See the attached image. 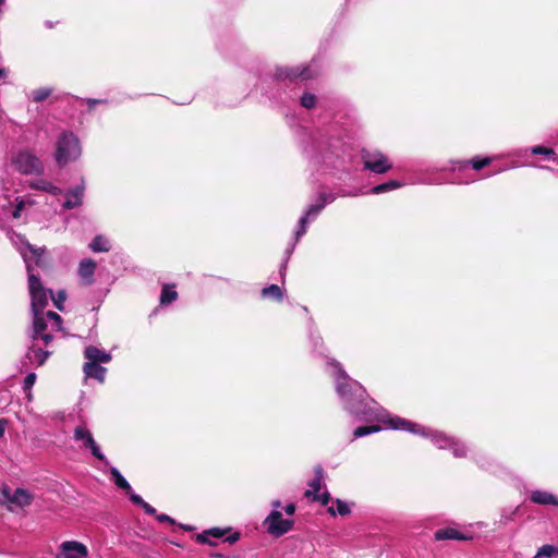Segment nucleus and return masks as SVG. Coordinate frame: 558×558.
Instances as JSON below:
<instances>
[{"mask_svg": "<svg viewBox=\"0 0 558 558\" xmlns=\"http://www.w3.org/2000/svg\"><path fill=\"white\" fill-rule=\"evenodd\" d=\"M13 244L21 253L28 274V290L32 300L33 312V331L31 338L34 340L39 337L48 345L53 340V333L61 329V317L54 312H44L51 296V290L43 287L40 279L34 272V265L37 267H46L45 250L31 245L22 235L12 236Z\"/></svg>", "mask_w": 558, "mask_h": 558, "instance_id": "1", "label": "nucleus"}, {"mask_svg": "<svg viewBox=\"0 0 558 558\" xmlns=\"http://www.w3.org/2000/svg\"><path fill=\"white\" fill-rule=\"evenodd\" d=\"M327 371L332 376L335 389L342 408L356 421L364 422L352 432L351 441L378 433L384 426L381 407L367 395L365 388L351 378L335 360L328 361Z\"/></svg>", "mask_w": 558, "mask_h": 558, "instance_id": "2", "label": "nucleus"}, {"mask_svg": "<svg viewBox=\"0 0 558 558\" xmlns=\"http://www.w3.org/2000/svg\"><path fill=\"white\" fill-rule=\"evenodd\" d=\"M386 429L408 430L413 434H418L430 438L432 442L439 449L452 448L453 456L457 458L466 456V447L459 444L453 438H450L438 430L414 424L390 413H386Z\"/></svg>", "mask_w": 558, "mask_h": 558, "instance_id": "3", "label": "nucleus"}, {"mask_svg": "<svg viewBox=\"0 0 558 558\" xmlns=\"http://www.w3.org/2000/svg\"><path fill=\"white\" fill-rule=\"evenodd\" d=\"M82 155L77 136L72 132H62L56 142L54 160L60 167L76 161Z\"/></svg>", "mask_w": 558, "mask_h": 558, "instance_id": "4", "label": "nucleus"}, {"mask_svg": "<svg viewBox=\"0 0 558 558\" xmlns=\"http://www.w3.org/2000/svg\"><path fill=\"white\" fill-rule=\"evenodd\" d=\"M9 165L14 171L23 175H41L45 171L43 160L29 149L13 151Z\"/></svg>", "mask_w": 558, "mask_h": 558, "instance_id": "5", "label": "nucleus"}, {"mask_svg": "<svg viewBox=\"0 0 558 558\" xmlns=\"http://www.w3.org/2000/svg\"><path fill=\"white\" fill-rule=\"evenodd\" d=\"M333 199L335 196L332 194H319L318 203L311 205L306 213L300 218L299 229L295 231V241H299L300 238L305 234L308 221L315 219L326 204L331 203Z\"/></svg>", "mask_w": 558, "mask_h": 558, "instance_id": "6", "label": "nucleus"}, {"mask_svg": "<svg viewBox=\"0 0 558 558\" xmlns=\"http://www.w3.org/2000/svg\"><path fill=\"white\" fill-rule=\"evenodd\" d=\"M294 521L283 519L279 510H272L264 521L267 532L276 537L281 536L292 530Z\"/></svg>", "mask_w": 558, "mask_h": 558, "instance_id": "7", "label": "nucleus"}, {"mask_svg": "<svg viewBox=\"0 0 558 558\" xmlns=\"http://www.w3.org/2000/svg\"><path fill=\"white\" fill-rule=\"evenodd\" d=\"M73 437L76 441H82V448L90 450L95 458L105 462L106 464L109 463L101 452L99 446L95 441L90 430L87 429L84 425H78L75 427Z\"/></svg>", "mask_w": 558, "mask_h": 558, "instance_id": "8", "label": "nucleus"}, {"mask_svg": "<svg viewBox=\"0 0 558 558\" xmlns=\"http://www.w3.org/2000/svg\"><path fill=\"white\" fill-rule=\"evenodd\" d=\"M41 340L44 342V340L39 337L38 339L34 340L32 338V345L28 348L25 356H24V360H23V364L25 366H31V367H39L41 366L46 360L50 356L51 352L48 351V350H44L43 348H40L38 345V341Z\"/></svg>", "mask_w": 558, "mask_h": 558, "instance_id": "9", "label": "nucleus"}, {"mask_svg": "<svg viewBox=\"0 0 558 558\" xmlns=\"http://www.w3.org/2000/svg\"><path fill=\"white\" fill-rule=\"evenodd\" d=\"M56 558H89L88 549L77 541H65L60 544Z\"/></svg>", "mask_w": 558, "mask_h": 558, "instance_id": "10", "label": "nucleus"}, {"mask_svg": "<svg viewBox=\"0 0 558 558\" xmlns=\"http://www.w3.org/2000/svg\"><path fill=\"white\" fill-rule=\"evenodd\" d=\"M3 502L14 504L17 507H26L29 506L33 501V496L23 488H17L14 493H11L9 488L4 487L1 490Z\"/></svg>", "mask_w": 558, "mask_h": 558, "instance_id": "11", "label": "nucleus"}, {"mask_svg": "<svg viewBox=\"0 0 558 558\" xmlns=\"http://www.w3.org/2000/svg\"><path fill=\"white\" fill-rule=\"evenodd\" d=\"M9 198L8 195H4ZM3 210L13 219H20L31 207L25 203L22 196H16L13 202L8 199V204L2 205Z\"/></svg>", "mask_w": 558, "mask_h": 558, "instance_id": "12", "label": "nucleus"}, {"mask_svg": "<svg viewBox=\"0 0 558 558\" xmlns=\"http://www.w3.org/2000/svg\"><path fill=\"white\" fill-rule=\"evenodd\" d=\"M85 186L84 184L77 185L65 193V201L63 203L64 209H73L83 204Z\"/></svg>", "mask_w": 558, "mask_h": 558, "instance_id": "13", "label": "nucleus"}, {"mask_svg": "<svg viewBox=\"0 0 558 558\" xmlns=\"http://www.w3.org/2000/svg\"><path fill=\"white\" fill-rule=\"evenodd\" d=\"M27 186L32 190L46 192L53 196H59L62 194L61 187L46 179L31 180L28 181Z\"/></svg>", "mask_w": 558, "mask_h": 558, "instance_id": "14", "label": "nucleus"}, {"mask_svg": "<svg viewBox=\"0 0 558 558\" xmlns=\"http://www.w3.org/2000/svg\"><path fill=\"white\" fill-rule=\"evenodd\" d=\"M530 499L533 504L541 506H557L558 507V496L542 489H534L530 494Z\"/></svg>", "mask_w": 558, "mask_h": 558, "instance_id": "15", "label": "nucleus"}, {"mask_svg": "<svg viewBox=\"0 0 558 558\" xmlns=\"http://www.w3.org/2000/svg\"><path fill=\"white\" fill-rule=\"evenodd\" d=\"M84 356L87 362L93 363H109L112 359L110 353L105 352L94 345H88L85 348Z\"/></svg>", "mask_w": 558, "mask_h": 558, "instance_id": "16", "label": "nucleus"}, {"mask_svg": "<svg viewBox=\"0 0 558 558\" xmlns=\"http://www.w3.org/2000/svg\"><path fill=\"white\" fill-rule=\"evenodd\" d=\"M96 270V263L90 258H85L80 263L78 275L85 284L94 282V274Z\"/></svg>", "mask_w": 558, "mask_h": 558, "instance_id": "17", "label": "nucleus"}, {"mask_svg": "<svg viewBox=\"0 0 558 558\" xmlns=\"http://www.w3.org/2000/svg\"><path fill=\"white\" fill-rule=\"evenodd\" d=\"M353 505V502H348L342 499L336 498L332 500V504L327 508V512L331 517H345L351 513Z\"/></svg>", "mask_w": 558, "mask_h": 558, "instance_id": "18", "label": "nucleus"}, {"mask_svg": "<svg viewBox=\"0 0 558 558\" xmlns=\"http://www.w3.org/2000/svg\"><path fill=\"white\" fill-rule=\"evenodd\" d=\"M83 372L87 378H95L99 383H104L107 368L101 366L100 363L86 362Z\"/></svg>", "mask_w": 558, "mask_h": 558, "instance_id": "19", "label": "nucleus"}, {"mask_svg": "<svg viewBox=\"0 0 558 558\" xmlns=\"http://www.w3.org/2000/svg\"><path fill=\"white\" fill-rule=\"evenodd\" d=\"M315 72L312 71L310 66H296L287 69L284 71H280L279 76H284L289 78H302V80H310L315 76Z\"/></svg>", "mask_w": 558, "mask_h": 558, "instance_id": "20", "label": "nucleus"}, {"mask_svg": "<svg viewBox=\"0 0 558 558\" xmlns=\"http://www.w3.org/2000/svg\"><path fill=\"white\" fill-rule=\"evenodd\" d=\"M324 481V470L322 466L315 468V476L308 482V489L305 492V497L314 498V495H318L322 483Z\"/></svg>", "mask_w": 558, "mask_h": 558, "instance_id": "21", "label": "nucleus"}, {"mask_svg": "<svg viewBox=\"0 0 558 558\" xmlns=\"http://www.w3.org/2000/svg\"><path fill=\"white\" fill-rule=\"evenodd\" d=\"M89 248L95 253L109 252L111 248V244L110 241L104 235H97L89 243Z\"/></svg>", "mask_w": 558, "mask_h": 558, "instance_id": "22", "label": "nucleus"}, {"mask_svg": "<svg viewBox=\"0 0 558 558\" xmlns=\"http://www.w3.org/2000/svg\"><path fill=\"white\" fill-rule=\"evenodd\" d=\"M110 474H111V477L114 482V484L123 489L125 493H131V485L129 484V482L122 476V474L119 472V470L117 468H111L110 469Z\"/></svg>", "mask_w": 558, "mask_h": 558, "instance_id": "23", "label": "nucleus"}, {"mask_svg": "<svg viewBox=\"0 0 558 558\" xmlns=\"http://www.w3.org/2000/svg\"><path fill=\"white\" fill-rule=\"evenodd\" d=\"M534 558H558V546L543 545L538 548Z\"/></svg>", "mask_w": 558, "mask_h": 558, "instance_id": "24", "label": "nucleus"}, {"mask_svg": "<svg viewBox=\"0 0 558 558\" xmlns=\"http://www.w3.org/2000/svg\"><path fill=\"white\" fill-rule=\"evenodd\" d=\"M437 539H464V537L454 529H440L435 533Z\"/></svg>", "mask_w": 558, "mask_h": 558, "instance_id": "25", "label": "nucleus"}, {"mask_svg": "<svg viewBox=\"0 0 558 558\" xmlns=\"http://www.w3.org/2000/svg\"><path fill=\"white\" fill-rule=\"evenodd\" d=\"M262 295H263V298H271V299L280 301V300H282L283 292L279 286L271 284L262 290Z\"/></svg>", "mask_w": 558, "mask_h": 558, "instance_id": "26", "label": "nucleus"}, {"mask_svg": "<svg viewBox=\"0 0 558 558\" xmlns=\"http://www.w3.org/2000/svg\"><path fill=\"white\" fill-rule=\"evenodd\" d=\"M177 298H178V293L173 289V287L165 286L161 291L160 303L162 305H167V304H170L171 302H173L174 300H177Z\"/></svg>", "mask_w": 558, "mask_h": 558, "instance_id": "27", "label": "nucleus"}, {"mask_svg": "<svg viewBox=\"0 0 558 558\" xmlns=\"http://www.w3.org/2000/svg\"><path fill=\"white\" fill-rule=\"evenodd\" d=\"M492 159L490 158H474L470 161V163H472V168L474 170H481L483 169L484 167L488 166L490 163ZM459 165V169H463L466 167V165L469 163V161H459L457 162Z\"/></svg>", "mask_w": 558, "mask_h": 558, "instance_id": "28", "label": "nucleus"}, {"mask_svg": "<svg viewBox=\"0 0 558 558\" xmlns=\"http://www.w3.org/2000/svg\"><path fill=\"white\" fill-rule=\"evenodd\" d=\"M51 93H52L51 88L41 87V88L32 90L29 97L32 98L33 101L39 102V101L47 99L51 95Z\"/></svg>", "mask_w": 558, "mask_h": 558, "instance_id": "29", "label": "nucleus"}, {"mask_svg": "<svg viewBox=\"0 0 558 558\" xmlns=\"http://www.w3.org/2000/svg\"><path fill=\"white\" fill-rule=\"evenodd\" d=\"M365 168L375 173H384V160L381 158L375 161L365 159Z\"/></svg>", "mask_w": 558, "mask_h": 558, "instance_id": "30", "label": "nucleus"}, {"mask_svg": "<svg viewBox=\"0 0 558 558\" xmlns=\"http://www.w3.org/2000/svg\"><path fill=\"white\" fill-rule=\"evenodd\" d=\"M35 381H36V374L35 373L27 374V376L24 379L23 389L26 392H31V389L34 386ZM27 397H28V399H31V397H32L31 393H28Z\"/></svg>", "mask_w": 558, "mask_h": 558, "instance_id": "31", "label": "nucleus"}, {"mask_svg": "<svg viewBox=\"0 0 558 558\" xmlns=\"http://www.w3.org/2000/svg\"><path fill=\"white\" fill-rule=\"evenodd\" d=\"M316 104V97L313 94H304L301 98V105L304 108L311 109Z\"/></svg>", "mask_w": 558, "mask_h": 558, "instance_id": "32", "label": "nucleus"}, {"mask_svg": "<svg viewBox=\"0 0 558 558\" xmlns=\"http://www.w3.org/2000/svg\"><path fill=\"white\" fill-rule=\"evenodd\" d=\"M532 154L534 155H545L547 157L556 156L555 150L550 148H546L544 146H535L532 148Z\"/></svg>", "mask_w": 558, "mask_h": 558, "instance_id": "33", "label": "nucleus"}, {"mask_svg": "<svg viewBox=\"0 0 558 558\" xmlns=\"http://www.w3.org/2000/svg\"><path fill=\"white\" fill-rule=\"evenodd\" d=\"M50 298L52 299L54 306L58 310L62 311L63 310V302L65 301V293H64V291H59L56 298L52 296V295Z\"/></svg>", "mask_w": 558, "mask_h": 558, "instance_id": "34", "label": "nucleus"}, {"mask_svg": "<svg viewBox=\"0 0 558 558\" xmlns=\"http://www.w3.org/2000/svg\"><path fill=\"white\" fill-rule=\"evenodd\" d=\"M210 536L209 533H207V530L204 531L203 533L201 534H197L196 535V541L199 543V544H208L210 546H216V543L210 541L208 537Z\"/></svg>", "mask_w": 558, "mask_h": 558, "instance_id": "35", "label": "nucleus"}, {"mask_svg": "<svg viewBox=\"0 0 558 558\" xmlns=\"http://www.w3.org/2000/svg\"><path fill=\"white\" fill-rule=\"evenodd\" d=\"M313 500L319 501L323 506H327L330 501L332 502L333 499L330 498L329 494L325 492L322 495H314Z\"/></svg>", "mask_w": 558, "mask_h": 558, "instance_id": "36", "label": "nucleus"}, {"mask_svg": "<svg viewBox=\"0 0 558 558\" xmlns=\"http://www.w3.org/2000/svg\"><path fill=\"white\" fill-rule=\"evenodd\" d=\"M28 207H33L38 204L37 196L35 194H26L22 196Z\"/></svg>", "mask_w": 558, "mask_h": 558, "instance_id": "37", "label": "nucleus"}, {"mask_svg": "<svg viewBox=\"0 0 558 558\" xmlns=\"http://www.w3.org/2000/svg\"><path fill=\"white\" fill-rule=\"evenodd\" d=\"M126 494L129 495L130 500L137 506H142L145 501L140 495L135 494L132 488H131V493H126Z\"/></svg>", "mask_w": 558, "mask_h": 558, "instance_id": "38", "label": "nucleus"}, {"mask_svg": "<svg viewBox=\"0 0 558 558\" xmlns=\"http://www.w3.org/2000/svg\"><path fill=\"white\" fill-rule=\"evenodd\" d=\"M207 533H209L213 537L220 538L226 534V531L219 527H213L207 530Z\"/></svg>", "mask_w": 558, "mask_h": 558, "instance_id": "39", "label": "nucleus"}, {"mask_svg": "<svg viewBox=\"0 0 558 558\" xmlns=\"http://www.w3.org/2000/svg\"><path fill=\"white\" fill-rule=\"evenodd\" d=\"M400 186H402V183H400L399 181H396V180L386 181V192L396 190Z\"/></svg>", "mask_w": 558, "mask_h": 558, "instance_id": "40", "label": "nucleus"}, {"mask_svg": "<svg viewBox=\"0 0 558 558\" xmlns=\"http://www.w3.org/2000/svg\"><path fill=\"white\" fill-rule=\"evenodd\" d=\"M156 519L159 522H161V523H163V522H167V523H170V524H174L175 523V521L171 517H169L168 514H163V513L156 514Z\"/></svg>", "mask_w": 558, "mask_h": 558, "instance_id": "41", "label": "nucleus"}, {"mask_svg": "<svg viewBox=\"0 0 558 558\" xmlns=\"http://www.w3.org/2000/svg\"><path fill=\"white\" fill-rule=\"evenodd\" d=\"M141 507L144 509V511L147 514H150V515L156 514V509L153 506H150L149 504H147L146 501H144V504Z\"/></svg>", "mask_w": 558, "mask_h": 558, "instance_id": "42", "label": "nucleus"}, {"mask_svg": "<svg viewBox=\"0 0 558 558\" xmlns=\"http://www.w3.org/2000/svg\"><path fill=\"white\" fill-rule=\"evenodd\" d=\"M384 192V183L381 184H377L376 186H374L369 193H373V194H380Z\"/></svg>", "mask_w": 558, "mask_h": 558, "instance_id": "43", "label": "nucleus"}, {"mask_svg": "<svg viewBox=\"0 0 558 558\" xmlns=\"http://www.w3.org/2000/svg\"><path fill=\"white\" fill-rule=\"evenodd\" d=\"M284 511L289 515H293L295 512V506L293 504H289L286 506Z\"/></svg>", "mask_w": 558, "mask_h": 558, "instance_id": "44", "label": "nucleus"}, {"mask_svg": "<svg viewBox=\"0 0 558 558\" xmlns=\"http://www.w3.org/2000/svg\"><path fill=\"white\" fill-rule=\"evenodd\" d=\"M5 424H7V422L4 420H0V437H2L4 435Z\"/></svg>", "mask_w": 558, "mask_h": 558, "instance_id": "45", "label": "nucleus"}, {"mask_svg": "<svg viewBox=\"0 0 558 558\" xmlns=\"http://www.w3.org/2000/svg\"><path fill=\"white\" fill-rule=\"evenodd\" d=\"M286 270H287V260H284V263L281 265V268H280V275H281L282 279L286 276Z\"/></svg>", "mask_w": 558, "mask_h": 558, "instance_id": "46", "label": "nucleus"}, {"mask_svg": "<svg viewBox=\"0 0 558 558\" xmlns=\"http://www.w3.org/2000/svg\"><path fill=\"white\" fill-rule=\"evenodd\" d=\"M271 506H272L274 510H279V508L281 507V502L279 500H274L271 502Z\"/></svg>", "mask_w": 558, "mask_h": 558, "instance_id": "47", "label": "nucleus"}, {"mask_svg": "<svg viewBox=\"0 0 558 558\" xmlns=\"http://www.w3.org/2000/svg\"><path fill=\"white\" fill-rule=\"evenodd\" d=\"M180 527L183 529L184 531H193L194 530L193 526L186 525V524H180Z\"/></svg>", "mask_w": 558, "mask_h": 558, "instance_id": "48", "label": "nucleus"}, {"mask_svg": "<svg viewBox=\"0 0 558 558\" xmlns=\"http://www.w3.org/2000/svg\"><path fill=\"white\" fill-rule=\"evenodd\" d=\"M5 76H7V70L3 68H0V77H5Z\"/></svg>", "mask_w": 558, "mask_h": 558, "instance_id": "49", "label": "nucleus"}, {"mask_svg": "<svg viewBox=\"0 0 558 558\" xmlns=\"http://www.w3.org/2000/svg\"><path fill=\"white\" fill-rule=\"evenodd\" d=\"M98 102H99V100H96V99H88V104H89V105H96V104H98Z\"/></svg>", "mask_w": 558, "mask_h": 558, "instance_id": "50", "label": "nucleus"}, {"mask_svg": "<svg viewBox=\"0 0 558 558\" xmlns=\"http://www.w3.org/2000/svg\"><path fill=\"white\" fill-rule=\"evenodd\" d=\"M328 159H329V157H324V158H323V162H324V163H327V165H331L332 162H331V161H329Z\"/></svg>", "mask_w": 558, "mask_h": 558, "instance_id": "51", "label": "nucleus"}, {"mask_svg": "<svg viewBox=\"0 0 558 558\" xmlns=\"http://www.w3.org/2000/svg\"><path fill=\"white\" fill-rule=\"evenodd\" d=\"M238 537H239L238 535H234V536L229 537V538H228V541H229L230 543H232V542L236 541V539H238Z\"/></svg>", "mask_w": 558, "mask_h": 558, "instance_id": "52", "label": "nucleus"}]
</instances>
